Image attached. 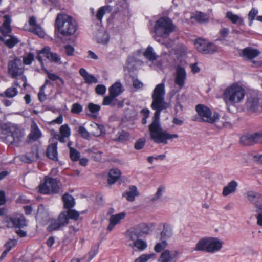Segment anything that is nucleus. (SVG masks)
<instances>
[{
	"instance_id": "4d7b16f0",
	"label": "nucleus",
	"mask_w": 262,
	"mask_h": 262,
	"mask_svg": "<svg viewBox=\"0 0 262 262\" xmlns=\"http://www.w3.org/2000/svg\"><path fill=\"white\" fill-rule=\"evenodd\" d=\"M34 56L32 53H29L26 57H25L23 59L24 64L26 65H30L34 60Z\"/></svg>"
},
{
	"instance_id": "4c0bfd02",
	"label": "nucleus",
	"mask_w": 262,
	"mask_h": 262,
	"mask_svg": "<svg viewBox=\"0 0 262 262\" xmlns=\"http://www.w3.org/2000/svg\"><path fill=\"white\" fill-rule=\"evenodd\" d=\"M88 108L92 114H87L89 116L93 118H96L95 113H98L100 110V106L97 104H94L93 103H90L88 105Z\"/></svg>"
},
{
	"instance_id": "ddd939ff",
	"label": "nucleus",
	"mask_w": 262,
	"mask_h": 262,
	"mask_svg": "<svg viewBox=\"0 0 262 262\" xmlns=\"http://www.w3.org/2000/svg\"><path fill=\"white\" fill-rule=\"evenodd\" d=\"M223 243L217 238L209 237L208 240V253H214L222 248Z\"/></svg>"
},
{
	"instance_id": "bf43d9fd",
	"label": "nucleus",
	"mask_w": 262,
	"mask_h": 262,
	"mask_svg": "<svg viewBox=\"0 0 262 262\" xmlns=\"http://www.w3.org/2000/svg\"><path fill=\"white\" fill-rule=\"evenodd\" d=\"M84 79L85 83L88 84L96 83L98 82L97 79L94 76L89 74Z\"/></svg>"
},
{
	"instance_id": "7ed1b4c3",
	"label": "nucleus",
	"mask_w": 262,
	"mask_h": 262,
	"mask_svg": "<svg viewBox=\"0 0 262 262\" xmlns=\"http://www.w3.org/2000/svg\"><path fill=\"white\" fill-rule=\"evenodd\" d=\"M2 138L9 144L18 146L24 136L23 132L17 126L10 123H5L1 126Z\"/></svg>"
},
{
	"instance_id": "423d86ee",
	"label": "nucleus",
	"mask_w": 262,
	"mask_h": 262,
	"mask_svg": "<svg viewBox=\"0 0 262 262\" xmlns=\"http://www.w3.org/2000/svg\"><path fill=\"white\" fill-rule=\"evenodd\" d=\"M245 108L247 111L251 113L258 114L262 112V101L259 95L255 93L250 94L247 97Z\"/></svg>"
},
{
	"instance_id": "4be33fe9",
	"label": "nucleus",
	"mask_w": 262,
	"mask_h": 262,
	"mask_svg": "<svg viewBox=\"0 0 262 262\" xmlns=\"http://www.w3.org/2000/svg\"><path fill=\"white\" fill-rule=\"evenodd\" d=\"M57 142L49 145L47 148L46 155L50 159L56 161L58 160Z\"/></svg>"
},
{
	"instance_id": "473e14b6",
	"label": "nucleus",
	"mask_w": 262,
	"mask_h": 262,
	"mask_svg": "<svg viewBox=\"0 0 262 262\" xmlns=\"http://www.w3.org/2000/svg\"><path fill=\"white\" fill-rule=\"evenodd\" d=\"M62 200L64 203V207L67 209H70L75 205L73 197L68 193H66L62 196Z\"/></svg>"
},
{
	"instance_id": "f3484780",
	"label": "nucleus",
	"mask_w": 262,
	"mask_h": 262,
	"mask_svg": "<svg viewBox=\"0 0 262 262\" xmlns=\"http://www.w3.org/2000/svg\"><path fill=\"white\" fill-rule=\"evenodd\" d=\"M29 24L30 26H31V31L33 33L37 35L40 37H44L45 33L40 26L36 23L35 17L32 16L30 18Z\"/></svg>"
},
{
	"instance_id": "a878e982",
	"label": "nucleus",
	"mask_w": 262,
	"mask_h": 262,
	"mask_svg": "<svg viewBox=\"0 0 262 262\" xmlns=\"http://www.w3.org/2000/svg\"><path fill=\"white\" fill-rule=\"evenodd\" d=\"M260 52L257 49L247 47L243 50V56L248 59H252L259 55Z\"/></svg>"
},
{
	"instance_id": "f03ea898",
	"label": "nucleus",
	"mask_w": 262,
	"mask_h": 262,
	"mask_svg": "<svg viewBox=\"0 0 262 262\" xmlns=\"http://www.w3.org/2000/svg\"><path fill=\"white\" fill-rule=\"evenodd\" d=\"M55 31L63 36L73 35L77 30L78 24L71 16L60 13L57 14L55 22Z\"/></svg>"
},
{
	"instance_id": "09e8293b",
	"label": "nucleus",
	"mask_w": 262,
	"mask_h": 262,
	"mask_svg": "<svg viewBox=\"0 0 262 262\" xmlns=\"http://www.w3.org/2000/svg\"><path fill=\"white\" fill-rule=\"evenodd\" d=\"M162 240V243H158L155 246L154 250L157 253H159L162 251V250L165 249L167 245V243L165 240Z\"/></svg>"
},
{
	"instance_id": "864d4df0",
	"label": "nucleus",
	"mask_w": 262,
	"mask_h": 262,
	"mask_svg": "<svg viewBox=\"0 0 262 262\" xmlns=\"http://www.w3.org/2000/svg\"><path fill=\"white\" fill-rule=\"evenodd\" d=\"M146 140L144 138H140L135 143L134 147L137 150H140L143 148L145 145Z\"/></svg>"
},
{
	"instance_id": "72a5a7b5",
	"label": "nucleus",
	"mask_w": 262,
	"mask_h": 262,
	"mask_svg": "<svg viewBox=\"0 0 262 262\" xmlns=\"http://www.w3.org/2000/svg\"><path fill=\"white\" fill-rule=\"evenodd\" d=\"M126 236L127 238L133 241V242H136L141 237L140 233H139L135 227L128 230L126 232Z\"/></svg>"
},
{
	"instance_id": "0e129e2a",
	"label": "nucleus",
	"mask_w": 262,
	"mask_h": 262,
	"mask_svg": "<svg viewBox=\"0 0 262 262\" xmlns=\"http://www.w3.org/2000/svg\"><path fill=\"white\" fill-rule=\"evenodd\" d=\"M66 53L68 56H73L74 54V52L75 51V49L74 47H73L71 45H67L64 47Z\"/></svg>"
},
{
	"instance_id": "680f3d73",
	"label": "nucleus",
	"mask_w": 262,
	"mask_h": 262,
	"mask_svg": "<svg viewBox=\"0 0 262 262\" xmlns=\"http://www.w3.org/2000/svg\"><path fill=\"white\" fill-rule=\"evenodd\" d=\"M78 133L85 139H88L90 137V134L86 129L82 126H80L78 129Z\"/></svg>"
},
{
	"instance_id": "13d9d810",
	"label": "nucleus",
	"mask_w": 262,
	"mask_h": 262,
	"mask_svg": "<svg viewBox=\"0 0 262 262\" xmlns=\"http://www.w3.org/2000/svg\"><path fill=\"white\" fill-rule=\"evenodd\" d=\"M164 190H165L164 187H163V186L159 187L158 188V190H157L156 193H155V194L154 195L153 198L151 199V200L154 201H156V200L159 199L162 195L163 192L164 191Z\"/></svg>"
},
{
	"instance_id": "2f4dec72",
	"label": "nucleus",
	"mask_w": 262,
	"mask_h": 262,
	"mask_svg": "<svg viewBox=\"0 0 262 262\" xmlns=\"http://www.w3.org/2000/svg\"><path fill=\"white\" fill-rule=\"evenodd\" d=\"M18 91L16 88L10 87L3 93H0V97L2 98L7 97L12 98L18 94Z\"/></svg>"
},
{
	"instance_id": "774afa93",
	"label": "nucleus",
	"mask_w": 262,
	"mask_h": 262,
	"mask_svg": "<svg viewBox=\"0 0 262 262\" xmlns=\"http://www.w3.org/2000/svg\"><path fill=\"white\" fill-rule=\"evenodd\" d=\"M133 86L136 89H141L143 86V83L138 79H134L133 82Z\"/></svg>"
},
{
	"instance_id": "6e6552de",
	"label": "nucleus",
	"mask_w": 262,
	"mask_h": 262,
	"mask_svg": "<svg viewBox=\"0 0 262 262\" xmlns=\"http://www.w3.org/2000/svg\"><path fill=\"white\" fill-rule=\"evenodd\" d=\"M195 110L200 117V121L213 123L219 119L218 113H214L212 116L211 110L203 104L197 105Z\"/></svg>"
},
{
	"instance_id": "bb28decb",
	"label": "nucleus",
	"mask_w": 262,
	"mask_h": 262,
	"mask_svg": "<svg viewBox=\"0 0 262 262\" xmlns=\"http://www.w3.org/2000/svg\"><path fill=\"white\" fill-rule=\"evenodd\" d=\"M91 126L93 129L92 134L94 136L99 137L105 133V127L102 124L93 123L91 124Z\"/></svg>"
},
{
	"instance_id": "f257e3e1",
	"label": "nucleus",
	"mask_w": 262,
	"mask_h": 262,
	"mask_svg": "<svg viewBox=\"0 0 262 262\" xmlns=\"http://www.w3.org/2000/svg\"><path fill=\"white\" fill-rule=\"evenodd\" d=\"M165 85L161 83L157 85L152 95V102L151 107L156 111L152 117L151 124L149 125V132L150 139L157 144H167V140L177 138L176 134H170L162 128L160 116L161 111L168 107V104L164 101Z\"/></svg>"
},
{
	"instance_id": "338daca9",
	"label": "nucleus",
	"mask_w": 262,
	"mask_h": 262,
	"mask_svg": "<svg viewBox=\"0 0 262 262\" xmlns=\"http://www.w3.org/2000/svg\"><path fill=\"white\" fill-rule=\"evenodd\" d=\"M40 54H43L47 58H48L50 54L51 53L50 48L49 47H46L40 50Z\"/></svg>"
},
{
	"instance_id": "a18cd8bd",
	"label": "nucleus",
	"mask_w": 262,
	"mask_h": 262,
	"mask_svg": "<svg viewBox=\"0 0 262 262\" xmlns=\"http://www.w3.org/2000/svg\"><path fill=\"white\" fill-rule=\"evenodd\" d=\"M60 133L61 135L64 137H69L70 135V128L67 124H64L60 126Z\"/></svg>"
},
{
	"instance_id": "cd10ccee",
	"label": "nucleus",
	"mask_w": 262,
	"mask_h": 262,
	"mask_svg": "<svg viewBox=\"0 0 262 262\" xmlns=\"http://www.w3.org/2000/svg\"><path fill=\"white\" fill-rule=\"evenodd\" d=\"M226 16L234 24H237L238 25H244V19L237 15L233 14L232 12H227L226 14Z\"/></svg>"
},
{
	"instance_id": "7c9ffc66",
	"label": "nucleus",
	"mask_w": 262,
	"mask_h": 262,
	"mask_svg": "<svg viewBox=\"0 0 262 262\" xmlns=\"http://www.w3.org/2000/svg\"><path fill=\"white\" fill-rule=\"evenodd\" d=\"M112 11V7L110 5H105L100 7L97 11L96 17L97 20L102 21L103 16L105 13H111Z\"/></svg>"
},
{
	"instance_id": "8fccbe9b",
	"label": "nucleus",
	"mask_w": 262,
	"mask_h": 262,
	"mask_svg": "<svg viewBox=\"0 0 262 262\" xmlns=\"http://www.w3.org/2000/svg\"><path fill=\"white\" fill-rule=\"evenodd\" d=\"M229 33V29L227 28H222L219 31L220 36L217 40H224L225 38L228 36Z\"/></svg>"
},
{
	"instance_id": "0eeeda50",
	"label": "nucleus",
	"mask_w": 262,
	"mask_h": 262,
	"mask_svg": "<svg viewBox=\"0 0 262 262\" xmlns=\"http://www.w3.org/2000/svg\"><path fill=\"white\" fill-rule=\"evenodd\" d=\"M39 192L41 194H56L59 191V187L56 179L46 177L45 182L38 186Z\"/></svg>"
},
{
	"instance_id": "c9c22d12",
	"label": "nucleus",
	"mask_w": 262,
	"mask_h": 262,
	"mask_svg": "<svg viewBox=\"0 0 262 262\" xmlns=\"http://www.w3.org/2000/svg\"><path fill=\"white\" fill-rule=\"evenodd\" d=\"M172 235L171 228L168 225L165 224L163 225V229L161 233V239L165 240Z\"/></svg>"
},
{
	"instance_id": "4468645a",
	"label": "nucleus",
	"mask_w": 262,
	"mask_h": 262,
	"mask_svg": "<svg viewBox=\"0 0 262 262\" xmlns=\"http://www.w3.org/2000/svg\"><path fill=\"white\" fill-rule=\"evenodd\" d=\"M186 78V73L185 69L182 67H178L176 70L174 82L180 88L184 86Z\"/></svg>"
},
{
	"instance_id": "e2e57ef3",
	"label": "nucleus",
	"mask_w": 262,
	"mask_h": 262,
	"mask_svg": "<svg viewBox=\"0 0 262 262\" xmlns=\"http://www.w3.org/2000/svg\"><path fill=\"white\" fill-rule=\"evenodd\" d=\"M48 59L55 63L58 62L60 60V58L58 55L57 53L53 52H51Z\"/></svg>"
},
{
	"instance_id": "603ef678",
	"label": "nucleus",
	"mask_w": 262,
	"mask_h": 262,
	"mask_svg": "<svg viewBox=\"0 0 262 262\" xmlns=\"http://www.w3.org/2000/svg\"><path fill=\"white\" fill-rule=\"evenodd\" d=\"M82 106L79 103H76L72 105L71 111L73 114H78L82 111Z\"/></svg>"
},
{
	"instance_id": "ea45409f",
	"label": "nucleus",
	"mask_w": 262,
	"mask_h": 262,
	"mask_svg": "<svg viewBox=\"0 0 262 262\" xmlns=\"http://www.w3.org/2000/svg\"><path fill=\"white\" fill-rule=\"evenodd\" d=\"M135 228L138 230L141 236L144 234H147L149 232V228L148 226L145 223H141L138 226L135 227Z\"/></svg>"
},
{
	"instance_id": "69168bd1",
	"label": "nucleus",
	"mask_w": 262,
	"mask_h": 262,
	"mask_svg": "<svg viewBox=\"0 0 262 262\" xmlns=\"http://www.w3.org/2000/svg\"><path fill=\"white\" fill-rule=\"evenodd\" d=\"M45 72L48 74L49 79L52 81H56L59 79V77L54 73H50L46 69H43Z\"/></svg>"
},
{
	"instance_id": "de8ad7c7",
	"label": "nucleus",
	"mask_w": 262,
	"mask_h": 262,
	"mask_svg": "<svg viewBox=\"0 0 262 262\" xmlns=\"http://www.w3.org/2000/svg\"><path fill=\"white\" fill-rule=\"evenodd\" d=\"M66 215L68 219L77 220L79 216V213L75 210L70 209L67 211Z\"/></svg>"
},
{
	"instance_id": "1a4fd4ad",
	"label": "nucleus",
	"mask_w": 262,
	"mask_h": 262,
	"mask_svg": "<svg viewBox=\"0 0 262 262\" xmlns=\"http://www.w3.org/2000/svg\"><path fill=\"white\" fill-rule=\"evenodd\" d=\"M24 71V66L22 61L18 57L10 60L8 63V74L12 78L21 76Z\"/></svg>"
},
{
	"instance_id": "412c9836",
	"label": "nucleus",
	"mask_w": 262,
	"mask_h": 262,
	"mask_svg": "<svg viewBox=\"0 0 262 262\" xmlns=\"http://www.w3.org/2000/svg\"><path fill=\"white\" fill-rule=\"evenodd\" d=\"M108 91L109 94L116 98L124 91V89L122 84L117 81L109 88Z\"/></svg>"
},
{
	"instance_id": "37998d69",
	"label": "nucleus",
	"mask_w": 262,
	"mask_h": 262,
	"mask_svg": "<svg viewBox=\"0 0 262 262\" xmlns=\"http://www.w3.org/2000/svg\"><path fill=\"white\" fill-rule=\"evenodd\" d=\"M133 245L140 251H143L147 248V244L142 239H138L133 242Z\"/></svg>"
},
{
	"instance_id": "a211bd4d",
	"label": "nucleus",
	"mask_w": 262,
	"mask_h": 262,
	"mask_svg": "<svg viewBox=\"0 0 262 262\" xmlns=\"http://www.w3.org/2000/svg\"><path fill=\"white\" fill-rule=\"evenodd\" d=\"M125 212H121L111 216L110 223L107 228V230L111 231L114 229L115 225L119 223L120 220L125 217Z\"/></svg>"
},
{
	"instance_id": "9b49d317",
	"label": "nucleus",
	"mask_w": 262,
	"mask_h": 262,
	"mask_svg": "<svg viewBox=\"0 0 262 262\" xmlns=\"http://www.w3.org/2000/svg\"><path fill=\"white\" fill-rule=\"evenodd\" d=\"M194 45L197 50L203 54H213L217 50V47L207 40L198 38L194 41Z\"/></svg>"
},
{
	"instance_id": "20e7f679",
	"label": "nucleus",
	"mask_w": 262,
	"mask_h": 262,
	"mask_svg": "<svg viewBox=\"0 0 262 262\" xmlns=\"http://www.w3.org/2000/svg\"><path fill=\"white\" fill-rule=\"evenodd\" d=\"M245 91L241 86L233 84L224 90L223 98L227 105H235L244 99Z\"/></svg>"
},
{
	"instance_id": "f8f14e48",
	"label": "nucleus",
	"mask_w": 262,
	"mask_h": 262,
	"mask_svg": "<svg viewBox=\"0 0 262 262\" xmlns=\"http://www.w3.org/2000/svg\"><path fill=\"white\" fill-rule=\"evenodd\" d=\"M69 223V219L65 212H61L58 219L51 221L50 225L47 227V231L52 232L59 230L61 227L67 225Z\"/></svg>"
},
{
	"instance_id": "5701e85b",
	"label": "nucleus",
	"mask_w": 262,
	"mask_h": 262,
	"mask_svg": "<svg viewBox=\"0 0 262 262\" xmlns=\"http://www.w3.org/2000/svg\"><path fill=\"white\" fill-rule=\"evenodd\" d=\"M121 171L117 168L112 169L110 170L107 178L108 183L110 185L115 183L120 178Z\"/></svg>"
},
{
	"instance_id": "dca6fc26",
	"label": "nucleus",
	"mask_w": 262,
	"mask_h": 262,
	"mask_svg": "<svg viewBox=\"0 0 262 262\" xmlns=\"http://www.w3.org/2000/svg\"><path fill=\"white\" fill-rule=\"evenodd\" d=\"M247 198L254 205L256 209H258L262 205V194L254 191H249L247 192Z\"/></svg>"
},
{
	"instance_id": "c756f323",
	"label": "nucleus",
	"mask_w": 262,
	"mask_h": 262,
	"mask_svg": "<svg viewBox=\"0 0 262 262\" xmlns=\"http://www.w3.org/2000/svg\"><path fill=\"white\" fill-rule=\"evenodd\" d=\"M1 40L4 41L5 45L10 49L12 48L19 42L18 38L12 35L8 36V38H7L6 36L1 38Z\"/></svg>"
},
{
	"instance_id": "b1692460",
	"label": "nucleus",
	"mask_w": 262,
	"mask_h": 262,
	"mask_svg": "<svg viewBox=\"0 0 262 262\" xmlns=\"http://www.w3.org/2000/svg\"><path fill=\"white\" fill-rule=\"evenodd\" d=\"M237 183L234 181H231L228 185L223 188L222 194L226 196L229 194L234 192L237 187Z\"/></svg>"
},
{
	"instance_id": "a19ab883",
	"label": "nucleus",
	"mask_w": 262,
	"mask_h": 262,
	"mask_svg": "<svg viewBox=\"0 0 262 262\" xmlns=\"http://www.w3.org/2000/svg\"><path fill=\"white\" fill-rule=\"evenodd\" d=\"M70 157L72 161H77L79 160L80 154L77 150L71 147L70 149Z\"/></svg>"
},
{
	"instance_id": "49530a36",
	"label": "nucleus",
	"mask_w": 262,
	"mask_h": 262,
	"mask_svg": "<svg viewBox=\"0 0 262 262\" xmlns=\"http://www.w3.org/2000/svg\"><path fill=\"white\" fill-rule=\"evenodd\" d=\"M117 141L119 142H124L128 139L129 134L127 132L124 130H122L117 134Z\"/></svg>"
},
{
	"instance_id": "c85d7f7f",
	"label": "nucleus",
	"mask_w": 262,
	"mask_h": 262,
	"mask_svg": "<svg viewBox=\"0 0 262 262\" xmlns=\"http://www.w3.org/2000/svg\"><path fill=\"white\" fill-rule=\"evenodd\" d=\"M208 240V238H203L200 239L194 248V250L207 252Z\"/></svg>"
},
{
	"instance_id": "e433bc0d",
	"label": "nucleus",
	"mask_w": 262,
	"mask_h": 262,
	"mask_svg": "<svg viewBox=\"0 0 262 262\" xmlns=\"http://www.w3.org/2000/svg\"><path fill=\"white\" fill-rule=\"evenodd\" d=\"M144 56L150 61H155L157 59V56L154 52L153 48L151 46H148L145 52L144 53Z\"/></svg>"
},
{
	"instance_id": "393cba45",
	"label": "nucleus",
	"mask_w": 262,
	"mask_h": 262,
	"mask_svg": "<svg viewBox=\"0 0 262 262\" xmlns=\"http://www.w3.org/2000/svg\"><path fill=\"white\" fill-rule=\"evenodd\" d=\"M10 221L14 227L21 228L27 226V220L25 217L20 215L17 217H11Z\"/></svg>"
},
{
	"instance_id": "6e6d98bb",
	"label": "nucleus",
	"mask_w": 262,
	"mask_h": 262,
	"mask_svg": "<svg viewBox=\"0 0 262 262\" xmlns=\"http://www.w3.org/2000/svg\"><path fill=\"white\" fill-rule=\"evenodd\" d=\"M17 244V241L15 239H10L8 242L6 243L4 246L6 247V249L8 251H10L12 248H13Z\"/></svg>"
},
{
	"instance_id": "9d476101",
	"label": "nucleus",
	"mask_w": 262,
	"mask_h": 262,
	"mask_svg": "<svg viewBox=\"0 0 262 262\" xmlns=\"http://www.w3.org/2000/svg\"><path fill=\"white\" fill-rule=\"evenodd\" d=\"M262 143V130L247 133L240 138V144L244 146H252Z\"/></svg>"
},
{
	"instance_id": "58836bf2",
	"label": "nucleus",
	"mask_w": 262,
	"mask_h": 262,
	"mask_svg": "<svg viewBox=\"0 0 262 262\" xmlns=\"http://www.w3.org/2000/svg\"><path fill=\"white\" fill-rule=\"evenodd\" d=\"M193 18L200 23H204L208 21L209 17L204 13L196 12L193 16Z\"/></svg>"
},
{
	"instance_id": "5fc2aeb1",
	"label": "nucleus",
	"mask_w": 262,
	"mask_h": 262,
	"mask_svg": "<svg viewBox=\"0 0 262 262\" xmlns=\"http://www.w3.org/2000/svg\"><path fill=\"white\" fill-rule=\"evenodd\" d=\"M106 88L103 84H98L95 88V92L97 94L99 95H103L105 94Z\"/></svg>"
},
{
	"instance_id": "6ab92c4d",
	"label": "nucleus",
	"mask_w": 262,
	"mask_h": 262,
	"mask_svg": "<svg viewBox=\"0 0 262 262\" xmlns=\"http://www.w3.org/2000/svg\"><path fill=\"white\" fill-rule=\"evenodd\" d=\"M5 19L2 26L0 27V32L4 36H8V34L11 32V28L10 24L11 22L10 16L9 15H5L4 16Z\"/></svg>"
},
{
	"instance_id": "aec40b11",
	"label": "nucleus",
	"mask_w": 262,
	"mask_h": 262,
	"mask_svg": "<svg viewBox=\"0 0 262 262\" xmlns=\"http://www.w3.org/2000/svg\"><path fill=\"white\" fill-rule=\"evenodd\" d=\"M139 195V193L137 190V188L135 186L132 185L129 187L128 190H126L122 195L126 199L130 202L135 200V197Z\"/></svg>"
},
{
	"instance_id": "052dcab7",
	"label": "nucleus",
	"mask_w": 262,
	"mask_h": 262,
	"mask_svg": "<svg viewBox=\"0 0 262 262\" xmlns=\"http://www.w3.org/2000/svg\"><path fill=\"white\" fill-rule=\"evenodd\" d=\"M140 113L143 115L142 119V123L145 124L147 123V118L149 115V110L148 109H143L141 111Z\"/></svg>"
},
{
	"instance_id": "f704fd0d",
	"label": "nucleus",
	"mask_w": 262,
	"mask_h": 262,
	"mask_svg": "<svg viewBox=\"0 0 262 262\" xmlns=\"http://www.w3.org/2000/svg\"><path fill=\"white\" fill-rule=\"evenodd\" d=\"M41 132L36 124L31 127V133L29 135V138L32 141H36L41 137Z\"/></svg>"
},
{
	"instance_id": "39448f33",
	"label": "nucleus",
	"mask_w": 262,
	"mask_h": 262,
	"mask_svg": "<svg viewBox=\"0 0 262 262\" xmlns=\"http://www.w3.org/2000/svg\"><path fill=\"white\" fill-rule=\"evenodd\" d=\"M174 28L175 26L170 18L166 17L159 18L156 21L154 26V32L156 34L155 39L161 42V39L158 38H167L174 30Z\"/></svg>"
},
{
	"instance_id": "3c124183",
	"label": "nucleus",
	"mask_w": 262,
	"mask_h": 262,
	"mask_svg": "<svg viewBox=\"0 0 262 262\" xmlns=\"http://www.w3.org/2000/svg\"><path fill=\"white\" fill-rule=\"evenodd\" d=\"M258 13V10L253 8L248 13V19L250 20L249 25L251 26L253 21L254 20L255 16Z\"/></svg>"
},
{
	"instance_id": "79ce46f5",
	"label": "nucleus",
	"mask_w": 262,
	"mask_h": 262,
	"mask_svg": "<svg viewBox=\"0 0 262 262\" xmlns=\"http://www.w3.org/2000/svg\"><path fill=\"white\" fill-rule=\"evenodd\" d=\"M116 97L112 95L109 94L108 96H105L103 98L102 104L103 105H115V103L113 101L115 100Z\"/></svg>"
},
{
	"instance_id": "2eb2a0df",
	"label": "nucleus",
	"mask_w": 262,
	"mask_h": 262,
	"mask_svg": "<svg viewBox=\"0 0 262 262\" xmlns=\"http://www.w3.org/2000/svg\"><path fill=\"white\" fill-rule=\"evenodd\" d=\"M179 252L176 251H170L165 250L161 254L159 261L161 262H175V258L178 256Z\"/></svg>"
},
{
	"instance_id": "c03bdc74",
	"label": "nucleus",
	"mask_w": 262,
	"mask_h": 262,
	"mask_svg": "<svg viewBox=\"0 0 262 262\" xmlns=\"http://www.w3.org/2000/svg\"><path fill=\"white\" fill-rule=\"evenodd\" d=\"M155 254H142L139 257L135 259L134 262H146L151 258L154 257Z\"/></svg>"
}]
</instances>
